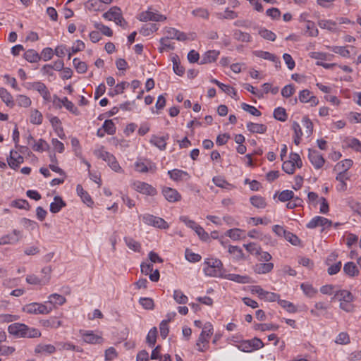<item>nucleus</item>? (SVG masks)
<instances>
[{"instance_id": "1", "label": "nucleus", "mask_w": 361, "mask_h": 361, "mask_svg": "<svg viewBox=\"0 0 361 361\" xmlns=\"http://www.w3.org/2000/svg\"><path fill=\"white\" fill-rule=\"evenodd\" d=\"M8 331L16 338H34L41 336L39 329L23 323H13L8 326Z\"/></svg>"}, {"instance_id": "2", "label": "nucleus", "mask_w": 361, "mask_h": 361, "mask_svg": "<svg viewBox=\"0 0 361 361\" xmlns=\"http://www.w3.org/2000/svg\"><path fill=\"white\" fill-rule=\"evenodd\" d=\"M332 300H338L340 302L339 307L343 311L346 312H354V296L350 291L345 289L336 290Z\"/></svg>"}, {"instance_id": "3", "label": "nucleus", "mask_w": 361, "mask_h": 361, "mask_svg": "<svg viewBox=\"0 0 361 361\" xmlns=\"http://www.w3.org/2000/svg\"><path fill=\"white\" fill-rule=\"evenodd\" d=\"M204 273L206 276L211 277L223 276V264L221 261L216 258H207L204 262Z\"/></svg>"}, {"instance_id": "4", "label": "nucleus", "mask_w": 361, "mask_h": 361, "mask_svg": "<svg viewBox=\"0 0 361 361\" xmlns=\"http://www.w3.org/2000/svg\"><path fill=\"white\" fill-rule=\"evenodd\" d=\"M94 154L99 159L107 163L109 166L115 172L122 173L123 169L118 164L116 158L111 153L104 150V147L94 151Z\"/></svg>"}, {"instance_id": "5", "label": "nucleus", "mask_w": 361, "mask_h": 361, "mask_svg": "<svg viewBox=\"0 0 361 361\" xmlns=\"http://www.w3.org/2000/svg\"><path fill=\"white\" fill-rule=\"evenodd\" d=\"M23 312L32 314H49L52 307L47 305L38 302H32L25 305L23 308Z\"/></svg>"}, {"instance_id": "6", "label": "nucleus", "mask_w": 361, "mask_h": 361, "mask_svg": "<svg viewBox=\"0 0 361 361\" xmlns=\"http://www.w3.org/2000/svg\"><path fill=\"white\" fill-rule=\"evenodd\" d=\"M142 221L149 226H152L161 229H166L169 228L168 223L162 218L155 216L152 214H145L140 216Z\"/></svg>"}, {"instance_id": "7", "label": "nucleus", "mask_w": 361, "mask_h": 361, "mask_svg": "<svg viewBox=\"0 0 361 361\" xmlns=\"http://www.w3.org/2000/svg\"><path fill=\"white\" fill-rule=\"evenodd\" d=\"M27 88L35 90L41 94L44 101L51 102V94L44 83L40 81L28 82L27 84Z\"/></svg>"}, {"instance_id": "8", "label": "nucleus", "mask_w": 361, "mask_h": 361, "mask_svg": "<svg viewBox=\"0 0 361 361\" xmlns=\"http://www.w3.org/2000/svg\"><path fill=\"white\" fill-rule=\"evenodd\" d=\"M180 219L184 222L187 226L194 230L201 239L206 240L208 238V233H206L204 228L195 221L189 219L188 217L185 216H180Z\"/></svg>"}, {"instance_id": "9", "label": "nucleus", "mask_w": 361, "mask_h": 361, "mask_svg": "<svg viewBox=\"0 0 361 361\" xmlns=\"http://www.w3.org/2000/svg\"><path fill=\"white\" fill-rule=\"evenodd\" d=\"M22 237V231L14 229L11 233L3 235L0 238V245L16 244Z\"/></svg>"}, {"instance_id": "10", "label": "nucleus", "mask_w": 361, "mask_h": 361, "mask_svg": "<svg viewBox=\"0 0 361 361\" xmlns=\"http://www.w3.org/2000/svg\"><path fill=\"white\" fill-rule=\"evenodd\" d=\"M134 189L142 194L154 196L157 194V190L152 185L142 181H136L133 183Z\"/></svg>"}, {"instance_id": "11", "label": "nucleus", "mask_w": 361, "mask_h": 361, "mask_svg": "<svg viewBox=\"0 0 361 361\" xmlns=\"http://www.w3.org/2000/svg\"><path fill=\"white\" fill-rule=\"evenodd\" d=\"M138 19L143 22H147L149 20L163 22L166 20V17L162 14L159 13L158 12H154L149 9L147 11L141 13Z\"/></svg>"}, {"instance_id": "12", "label": "nucleus", "mask_w": 361, "mask_h": 361, "mask_svg": "<svg viewBox=\"0 0 361 361\" xmlns=\"http://www.w3.org/2000/svg\"><path fill=\"white\" fill-rule=\"evenodd\" d=\"M308 158L311 164L317 169H321L325 163V159L322 155L315 149H309Z\"/></svg>"}, {"instance_id": "13", "label": "nucleus", "mask_w": 361, "mask_h": 361, "mask_svg": "<svg viewBox=\"0 0 361 361\" xmlns=\"http://www.w3.org/2000/svg\"><path fill=\"white\" fill-rule=\"evenodd\" d=\"M332 224L331 221L329 220L328 219L317 216L312 218L310 222L307 224V228L313 229L318 226H322L324 228H328L330 227Z\"/></svg>"}, {"instance_id": "14", "label": "nucleus", "mask_w": 361, "mask_h": 361, "mask_svg": "<svg viewBox=\"0 0 361 361\" xmlns=\"http://www.w3.org/2000/svg\"><path fill=\"white\" fill-rule=\"evenodd\" d=\"M298 99L302 103L309 102L311 106H317L319 104L317 97L312 95L311 92L307 89L299 92Z\"/></svg>"}, {"instance_id": "15", "label": "nucleus", "mask_w": 361, "mask_h": 361, "mask_svg": "<svg viewBox=\"0 0 361 361\" xmlns=\"http://www.w3.org/2000/svg\"><path fill=\"white\" fill-rule=\"evenodd\" d=\"M164 34L166 35L164 37L168 39H176L178 41H185L187 39V35L185 32H180L173 27H165Z\"/></svg>"}, {"instance_id": "16", "label": "nucleus", "mask_w": 361, "mask_h": 361, "mask_svg": "<svg viewBox=\"0 0 361 361\" xmlns=\"http://www.w3.org/2000/svg\"><path fill=\"white\" fill-rule=\"evenodd\" d=\"M162 194L169 202H176L181 200V195L174 188L164 187Z\"/></svg>"}, {"instance_id": "17", "label": "nucleus", "mask_w": 361, "mask_h": 361, "mask_svg": "<svg viewBox=\"0 0 361 361\" xmlns=\"http://www.w3.org/2000/svg\"><path fill=\"white\" fill-rule=\"evenodd\" d=\"M169 135L161 137L156 135H152L149 140V142L160 150H164L166 147V141L169 140Z\"/></svg>"}, {"instance_id": "18", "label": "nucleus", "mask_w": 361, "mask_h": 361, "mask_svg": "<svg viewBox=\"0 0 361 361\" xmlns=\"http://www.w3.org/2000/svg\"><path fill=\"white\" fill-rule=\"evenodd\" d=\"M24 161L23 157L18 152L11 150L8 158V164L12 169H16Z\"/></svg>"}, {"instance_id": "19", "label": "nucleus", "mask_w": 361, "mask_h": 361, "mask_svg": "<svg viewBox=\"0 0 361 361\" xmlns=\"http://www.w3.org/2000/svg\"><path fill=\"white\" fill-rule=\"evenodd\" d=\"M219 54V51L209 50L202 55L200 63L206 64L214 62L217 59Z\"/></svg>"}, {"instance_id": "20", "label": "nucleus", "mask_w": 361, "mask_h": 361, "mask_svg": "<svg viewBox=\"0 0 361 361\" xmlns=\"http://www.w3.org/2000/svg\"><path fill=\"white\" fill-rule=\"evenodd\" d=\"M168 174L169 175V177L175 181L188 180L190 178V176L188 172L180 169L169 171Z\"/></svg>"}, {"instance_id": "21", "label": "nucleus", "mask_w": 361, "mask_h": 361, "mask_svg": "<svg viewBox=\"0 0 361 361\" xmlns=\"http://www.w3.org/2000/svg\"><path fill=\"white\" fill-rule=\"evenodd\" d=\"M80 334L82 336V338L85 342L87 343H100L102 341V338L97 334H94L92 331H80Z\"/></svg>"}, {"instance_id": "22", "label": "nucleus", "mask_w": 361, "mask_h": 361, "mask_svg": "<svg viewBox=\"0 0 361 361\" xmlns=\"http://www.w3.org/2000/svg\"><path fill=\"white\" fill-rule=\"evenodd\" d=\"M76 192L78 195L81 198L82 201L87 204L88 207H92L94 204V202L89 195V193L85 191L82 186L78 184L76 187Z\"/></svg>"}, {"instance_id": "23", "label": "nucleus", "mask_w": 361, "mask_h": 361, "mask_svg": "<svg viewBox=\"0 0 361 361\" xmlns=\"http://www.w3.org/2000/svg\"><path fill=\"white\" fill-rule=\"evenodd\" d=\"M56 351V347L51 344H38L35 348V354L51 355Z\"/></svg>"}, {"instance_id": "24", "label": "nucleus", "mask_w": 361, "mask_h": 361, "mask_svg": "<svg viewBox=\"0 0 361 361\" xmlns=\"http://www.w3.org/2000/svg\"><path fill=\"white\" fill-rule=\"evenodd\" d=\"M66 300L64 296L57 293H54L49 296L48 300L45 302V304L53 308V306L55 305H62L66 302Z\"/></svg>"}, {"instance_id": "25", "label": "nucleus", "mask_w": 361, "mask_h": 361, "mask_svg": "<svg viewBox=\"0 0 361 361\" xmlns=\"http://www.w3.org/2000/svg\"><path fill=\"white\" fill-rule=\"evenodd\" d=\"M254 271L258 274L269 273L274 269V264L271 262L259 263L255 265Z\"/></svg>"}, {"instance_id": "26", "label": "nucleus", "mask_w": 361, "mask_h": 361, "mask_svg": "<svg viewBox=\"0 0 361 361\" xmlns=\"http://www.w3.org/2000/svg\"><path fill=\"white\" fill-rule=\"evenodd\" d=\"M247 129L252 133H264L267 127L264 124L248 122L246 125Z\"/></svg>"}, {"instance_id": "27", "label": "nucleus", "mask_w": 361, "mask_h": 361, "mask_svg": "<svg viewBox=\"0 0 361 361\" xmlns=\"http://www.w3.org/2000/svg\"><path fill=\"white\" fill-rule=\"evenodd\" d=\"M66 202L59 196H55L54 202L50 204V212L56 214L60 212V210L66 207Z\"/></svg>"}, {"instance_id": "28", "label": "nucleus", "mask_w": 361, "mask_h": 361, "mask_svg": "<svg viewBox=\"0 0 361 361\" xmlns=\"http://www.w3.org/2000/svg\"><path fill=\"white\" fill-rule=\"evenodd\" d=\"M49 281V277H43L42 279L38 278L35 275H28L26 277V281L32 285H40L43 286L47 284Z\"/></svg>"}, {"instance_id": "29", "label": "nucleus", "mask_w": 361, "mask_h": 361, "mask_svg": "<svg viewBox=\"0 0 361 361\" xmlns=\"http://www.w3.org/2000/svg\"><path fill=\"white\" fill-rule=\"evenodd\" d=\"M0 97L7 106L13 107L14 106L12 95L5 88L0 87Z\"/></svg>"}, {"instance_id": "30", "label": "nucleus", "mask_w": 361, "mask_h": 361, "mask_svg": "<svg viewBox=\"0 0 361 361\" xmlns=\"http://www.w3.org/2000/svg\"><path fill=\"white\" fill-rule=\"evenodd\" d=\"M209 338L200 334L196 343L197 350L200 352H204L209 347Z\"/></svg>"}, {"instance_id": "31", "label": "nucleus", "mask_w": 361, "mask_h": 361, "mask_svg": "<svg viewBox=\"0 0 361 361\" xmlns=\"http://www.w3.org/2000/svg\"><path fill=\"white\" fill-rule=\"evenodd\" d=\"M228 251L233 255V257L235 260H243L245 259L243 250L238 246L229 245Z\"/></svg>"}, {"instance_id": "32", "label": "nucleus", "mask_w": 361, "mask_h": 361, "mask_svg": "<svg viewBox=\"0 0 361 361\" xmlns=\"http://www.w3.org/2000/svg\"><path fill=\"white\" fill-rule=\"evenodd\" d=\"M226 279L239 283H249L251 282V279L248 276H241L235 274H228Z\"/></svg>"}, {"instance_id": "33", "label": "nucleus", "mask_w": 361, "mask_h": 361, "mask_svg": "<svg viewBox=\"0 0 361 361\" xmlns=\"http://www.w3.org/2000/svg\"><path fill=\"white\" fill-rule=\"evenodd\" d=\"M252 205L258 209H264L267 206L265 199L259 195H254L250 198Z\"/></svg>"}, {"instance_id": "34", "label": "nucleus", "mask_w": 361, "mask_h": 361, "mask_svg": "<svg viewBox=\"0 0 361 361\" xmlns=\"http://www.w3.org/2000/svg\"><path fill=\"white\" fill-rule=\"evenodd\" d=\"M300 288L303 291L304 294L310 298H314L315 295L317 293V290L310 283H301Z\"/></svg>"}, {"instance_id": "35", "label": "nucleus", "mask_w": 361, "mask_h": 361, "mask_svg": "<svg viewBox=\"0 0 361 361\" xmlns=\"http://www.w3.org/2000/svg\"><path fill=\"white\" fill-rule=\"evenodd\" d=\"M343 271L350 276H355L359 274V270L355 264L352 262H347L344 264Z\"/></svg>"}, {"instance_id": "36", "label": "nucleus", "mask_w": 361, "mask_h": 361, "mask_svg": "<svg viewBox=\"0 0 361 361\" xmlns=\"http://www.w3.org/2000/svg\"><path fill=\"white\" fill-rule=\"evenodd\" d=\"M24 58L30 63H36L41 59L40 55L34 49L26 51L24 54Z\"/></svg>"}, {"instance_id": "37", "label": "nucleus", "mask_w": 361, "mask_h": 361, "mask_svg": "<svg viewBox=\"0 0 361 361\" xmlns=\"http://www.w3.org/2000/svg\"><path fill=\"white\" fill-rule=\"evenodd\" d=\"M120 9L117 7H114L111 8L109 11L104 13L103 14V18L105 19H107L109 20H118V17L121 15Z\"/></svg>"}, {"instance_id": "38", "label": "nucleus", "mask_w": 361, "mask_h": 361, "mask_svg": "<svg viewBox=\"0 0 361 361\" xmlns=\"http://www.w3.org/2000/svg\"><path fill=\"white\" fill-rule=\"evenodd\" d=\"M256 56L258 57H260L262 59H264L265 60H269L271 61H273L276 63L281 64V61L279 58L276 57L274 54L268 52V51H257Z\"/></svg>"}, {"instance_id": "39", "label": "nucleus", "mask_w": 361, "mask_h": 361, "mask_svg": "<svg viewBox=\"0 0 361 361\" xmlns=\"http://www.w3.org/2000/svg\"><path fill=\"white\" fill-rule=\"evenodd\" d=\"M212 181L215 184V185L221 188H227L229 190L234 188V186L233 185L228 183L224 178H223L221 176H214L212 178Z\"/></svg>"}, {"instance_id": "40", "label": "nucleus", "mask_w": 361, "mask_h": 361, "mask_svg": "<svg viewBox=\"0 0 361 361\" xmlns=\"http://www.w3.org/2000/svg\"><path fill=\"white\" fill-rule=\"evenodd\" d=\"M233 37L240 42H248L251 41V36L247 32H242L240 30H235L233 32Z\"/></svg>"}, {"instance_id": "41", "label": "nucleus", "mask_w": 361, "mask_h": 361, "mask_svg": "<svg viewBox=\"0 0 361 361\" xmlns=\"http://www.w3.org/2000/svg\"><path fill=\"white\" fill-rule=\"evenodd\" d=\"M157 329L156 327H153L148 332L146 337V342L149 346H154L157 342Z\"/></svg>"}, {"instance_id": "42", "label": "nucleus", "mask_w": 361, "mask_h": 361, "mask_svg": "<svg viewBox=\"0 0 361 361\" xmlns=\"http://www.w3.org/2000/svg\"><path fill=\"white\" fill-rule=\"evenodd\" d=\"M43 326L46 328L57 329L61 326V322L55 317L50 318L42 322Z\"/></svg>"}, {"instance_id": "43", "label": "nucleus", "mask_w": 361, "mask_h": 361, "mask_svg": "<svg viewBox=\"0 0 361 361\" xmlns=\"http://www.w3.org/2000/svg\"><path fill=\"white\" fill-rule=\"evenodd\" d=\"M293 130H294V134H295V136H294V143L296 145H298L300 142V138L302 135V129L300 128V126L299 125V123L296 121H294L293 123Z\"/></svg>"}, {"instance_id": "44", "label": "nucleus", "mask_w": 361, "mask_h": 361, "mask_svg": "<svg viewBox=\"0 0 361 361\" xmlns=\"http://www.w3.org/2000/svg\"><path fill=\"white\" fill-rule=\"evenodd\" d=\"M124 241L126 244V245L130 248V250L135 251V252H140L141 249V245L140 243L135 240L132 238L125 237Z\"/></svg>"}, {"instance_id": "45", "label": "nucleus", "mask_w": 361, "mask_h": 361, "mask_svg": "<svg viewBox=\"0 0 361 361\" xmlns=\"http://www.w3.org/2000/svg\"><path fill=\"white\" fill-rule=\"evenodd\" d=\"M318 25L322 29H326L330 31L336 30V23L331 20H320Z\"/></svg>"}, {"instance_id": "46", "label": "nucleus", "mask_w": 361, "mask_h": 361, "mask_svg": "<svg viewBox=\"0 0 361 361\" xmlns=\"http://www.w3.org/2000/svg\"><path fill=\"white\" fill-rule=\"evenodd\" d=\"M173 62V69L174 73L178 75H183L185 72L184 68L180 65V63L178 59L177 56H175L172 58Z\"/></svg>"}, {"instance_id": "47", "label": "nucleus", "mask_w": 361, "mask_h": 361, "mask_svg": "<svg viewBox=\"0 0 361 361\" xmlns=\"http://www.w3.org/2000/svg\"><path fill=\"white\" fill-rule=\"evenodd\" d=\"M274 117L278 121H286L288 118V115L284 108L277 107L274 111Z\"/></svg>"}, {"instance_id": "48", "label": "nucleus", "mask_w": 361, "mask_h": 361, "mask_svg": "<svg viewBox=\"0 0 361 361\" xmlns=\"http://www.w3.org/2000/svg\"><path fill=\"white\" fill-rule=\"evenodd\" d=\"M102 1L99 0H88L85 6L89 11H99L102 6Z\"/></svg>"}, {"instance_id": "49", "label": "nucleus", "mask_w": 361, "mask_h": 361, "mask_svg": "<svg viewBox=\"0 0 361 361\" xmlns=\"http://www.w3.org/2000/svg\"><path fill=\"white\" fill-rule=\"evenodd\" d=\"M216 16L219 19H234L238 17L237 13L228 8L225 10L224 13H217Z\"/></svg>"}, {"instance_id": "50", "label": "nucleus", "mask_w": 361, "mask_h": 361, "mask_svg": "<svg viewBox=\"0 0 361 361\" xmlns=\"http://www.w3.org/2000/svg\"><path fill=\"white\" fill-rule=\"evenodd\" d=\"M306 32L310 37H317L319 34L318 29L316 27L315 24L313 21L307 20L306 25Z\"/></svg>"}, {"instance_id": "51", "label": "nucleus", "mask_w": 361, "mask_h": 361, "mask_svg": "<svg viewBox=\"0 0 361 361\" xmlns=\"http://www.w3.org/2000/svg\"><path fill=\"white\" fill-rule=\"evenodd\" d=\"M73 66L78 73H85L87 70V64L80 61L79 59L75 58L73 61Z\"/></svg>"}, {"instance_id": "52", "label": "nucleus", "mask_w": 361, "mask_h": 361, "mask_svg": "<svg viewBox=\"0 0 361 361\" xmlns=\"http://www.w3.org/2000/svg\"><path fill=\"white\" fill-rule=\"evenodd\" d=\"M49 144L44 140L39 139L37 142L34 143L32 149L35 152H43L49 149Z\"/></svg>"}, {"instance_id": "53", "label": "nucleus", "mask_w": 361, "mask_h": 361, "mask_svg": "<svg viewBox=\"0 0 361 361\" xmlns=\"http://www.w3.org/2000/svg\"><path fill=\"white\" fill-rule=\"evenodd\" d=\"M173 298L178 304H186L188 300V297L180 290H174Z\"/></svg>"}, {"instance_id": "54", "label": "nucleus", "mask_w": 361, "mask_h": 361, "mask_svg": "<svg viewBox=\"0 0 361 361\" xmlns=\"http://www.w3.org/2000/svg\"><path fill=\"white\" fill-rule=\"evenodd\" d=\"M102 128L108 135H111L116 133V126L112 120H106L102 125Z\"/></svg>"}, {"instance_id": "55", "label": "nucleus", "mask_w": 361, "mask_h": 361, "mask_svg": "<svg viewBox=\"0 0 361 361\" xmlns=\"http://www.w3.org/2000/svg\"><path fill=\"white\" fill-rule=\"evenodd\" d=\"M259 35L267 39V40H269V41H274L276 38V35L275 33H274L271 30H269L266 28H261L259 30Z\"/></svg>"}, {"instance_id": "56", "label": "nucleus", "mask_w": 361, "mask_h": 361, "mask_svg": "<svg viewBox=\"0 0 361 361\" xmlns=\"http://www.w3.org/2000/svg\"><path fill=\"white\" fill-rule=\"evenodd\" d=\"M135 170L140 173H147L149 171H151L152 169V166L149 165V166L145 164L142 160H137L135 163Z\"/></svg>"}, {"instance_id": "57", "label": "nucleus", "mask_w": 361, "mask_h": 361, "mask_svg": "<svg viewBox=\"0 0 361 361\" xmlns=\"http://www.w3.org/2000/svg\"><path fill=\"white\" fill-rule=\"evenodd\" d=\"M42 114L37 109L31 111L30 122L35 125H40L42 123Z\"/></svg>"}, {"instance_id": "58", "label": "nucleus", "mask_w": 361, "mask_h": 361, "mask_svg": "<svg viewBox=\"0 0 361 361\" xmlns=\"http://www.w3.org/2000/svg\"><path fill=\"white\" fill-rule=\"evenodd\" d=\"M160 47L159 48V52L162 53L166 50H173L174 46L169 42L166 37H162L159 40Z\"/></svg>"}, {"instance_id": "59", "label": "nucleus", "mask_w": 361, "mask_h": 361, "mask_svg": "<svg viewBox=\"0 0 361 361\" xmlns=\"http://www.w3.org/2000/svg\"><path fill=\"white\" fill-rule=\"evenodd\" d=\"M279 326L272 324H255L254 329L261 331L276 330Z\"/></svg>"}, {"instance_id": "60", "label": "nucleus", "mask_w": 361, "mask_h": 361, "mask_svg": "<svg viewBox=\"0 0 361 361\" xmlns=\"http://www.w3.org/2000/svg\"><path fill=\"white\" fill-rule=\"evenodd\" d=\"M11 205L13 207L26 210H29L30 207L28 202L23 199L12 201Z\"/></svg>"}, {"instance_id": "61", "label": "nucleus", "mask_w": 361, "mask_h": 361, "mask_svg": "<svg viewBox=\"0 0 361 361\" xmlns=\"http://www.w3.org/2000/svg\"><path fill=\"white\" fill-rule=\"evenodd\" d=\"M279 304L290 313H295L297 312L296 307L289 301L279 300Z\"/></svg>"}, {"instance_id": "62", "label": "nucleus", "mask_w": 361, "mask_h": 361, "mask_svg": "<svg viewBox=\"0 0 361 361\" xmlns=\"http://www.w3.org/2000/svg\"><path fill=\"white\" fill-rule=\"evenodd\" d=\"M94 27L97 29L99 32H101L103 35L106 36L111 37L113 35V31L111 30V29L102 23H96L94 24Z\"/></svg>"}, {"instance_id": "63", "label": "nucleus", "mask_w": 361, "mask_h": 361, "mask_svg": "<svg viewBox=\"0 0 361 361\" xmlns=\"http://www.w3.org/2000/svg\"><path fill=\"white\" fill-rule=\"evenodd\" d=\"M171 321V318L161 321L159 324L160 335L163 338H166L169 334V329L168 323Z\"/></svg>"}, {"instance_id": "64", "label": "nucleus", "mask_w": 361, "mask_h": 361, "mask_svg": "<svg viewBox=\"0 0 361 361\" xmlns=\"http://www.w3.org/2000/svg\"><path fill=\"white\" fill-rule=\"evenodd\" d=\"M243 231L240 228H232L226 231V235L233 240H238L241 238Z\"/></svg>"}]
</instances>
